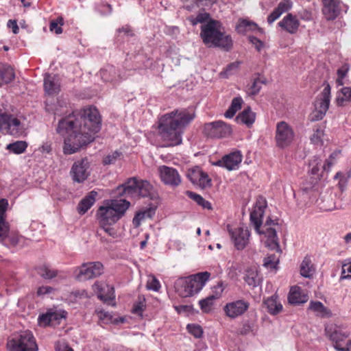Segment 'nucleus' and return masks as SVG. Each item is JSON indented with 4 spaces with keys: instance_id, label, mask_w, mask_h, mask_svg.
<instances>
[{
    "instance_id": "f257e3e1",
    "label": "nucleus",
    "mask_w": 351,
    "mask_h": 351,
    "mask_svg": "<svg viewBox=\"0 0 351 351\" xmlns=\"http://www.w3.org/2000/svg\"><path fill=\"white\" fill-rule=\"evenodd\" d=\"M101 118L98 110L89 107L58 121L56 132L64 136L63 152L70 155L77 152L95 139L101 130Z\"/></svg>"
},
{
    "instance_id": "f03ea898",
    "label": "nucleus",
    "mask_w": 351,
    "mask_h": 351,
    "mask_svg": "<svg viewBox=\"0 0 351 351\" xmlns=\"http://www.w3.org/2000/svg\"><path fill=\"white\" fill-rule=\"evenodd\" d=\"M195 118L192 109L180 108L162 115L158 121V133L166 146H177L182 143L184 129Z\"/></svg>"
},
{
    "instance_id": "7ed1b4c3",
    "label": "nucleus",
    "mask_w": 351,
    "mask_h": 351,
    "mask_svg": "<svg viewBox=\"0 0 351 351\" xmlns=\"http://www.w3.org/2000/svg\"><path fill=\"white\" fill-rule=\"evenodd\" d=\"M200 36L209 47H219L228 51L233 45L231 36L223 32L221 23L215 20H210L201 26Z\"/></svg>"
},
{
    "instance_id": "20e7f679",
    "label": "nucleus",
    "mask_w": 351,
    "mask_h": 351,
    "mask_svg": "<svg viewBox=\"0 0 351 351\" xmlns=\"http://www.w3.org/2000/svg\"><path fill=\"white\" fill-rule=\"evenodd\" d=\"M210 276L209 272L204 271L180 278L175 282L176 291L182 298L191 297L202 289Z\"/></svg>"
},
{
    "instance_id": "39448f33",
    "label": "nucleus",
    "mask_w": 351,
    "mask_h": 351,
    "mask_svg": "<svg viewBox=\"0 0 351 351\" xmlns=\"http://www.w3.org/2000/svg\"><path fill=\"white\" fill-rule=\"evenodd\" d=\"M266 208V199L263 197L259 196L256 199L253 210L250 213V221L257 233L265 234L267 238V240H271L278 238L276 230L274 228L268 227L266 228L265 230H261L263 224L262 218Z\"/></svg>"
},
{
    "instance_id": "423d86ee",
    "label": "nucleus",
    "mask_w": 351,
    "mask_h": 351,
    "mask_svg": "<svg viewBox=\"0 0 351 351\" xmlns=\"http://www.w3.org/2000/svg\"><path fill=\"white\" fill-rule=\"evenodd\" d=\"M10 351H38L36 339L29 330L21 332L7 343Z\"/></svg>"
},
{
    "instance_id": "0eeeda50",
    "label": "nucleus",
    "mask_w": 351,
    "mask_h": 351,
    "mask_svg": "<svg viewBox=\"0 0 351 351\" xmlns=\"http://www.w3.org/2000/svg\"><path fill=\"white\" fill-rule=\"evenodd\" d=\"M67 312L57 308H47L45 313H40L38 317V324L42 327H55L60 324L62 319L66 318Z\"/></svg>"
},
{
    "instance_id": "6e6552de",
    "label": "nucleus",
    "mask_w": 351,
    "mask_h": 351,
    "mask_svg": "<svg viewBox=\"0 0 351 351\" xmlns=\"http://www.w3.org/2000/svg\"><path fill=\"white\" fill-rule=\"evenodd\" d=\"M232 132L230 125L222 121L206 123L204 125V134L212 138H220L229 136Z\"/></svg>"
},
{
    "instance_id": "1a4fd4ad",
    "label": "nucleus",
    "mask_w": 351,
    "mask_h": 351,
    "mask_svg": "<svg viewBox=\"0 0 351 351\" xmlns=\"http://www.w3.org/2000/svg\"><path fill=\"white\" fill-rule=\"evenodd\" d=\"M0 131L19 136L23 132V127L19 119L7 113L0 114Z\"/></svg>"
},
{
    "instance_id": "9d476101",
    "label": "nucleus",
    "mask_w": 351,
    "mask_h": 351,
    "mask_svg": "<svg viewBox=\"0 0 351 351\" xmlns=\"http://www.w3.org/2000/svg\"><path fill=\"white\" fill-rule=\"evenodd\" d=\"M77 271L76 279L85 281L99 276L103 273V265L99 262L83 263Z\"/></svg>"
},
{
    "instance_id": "9b49d317",
    "label": "nucleus",
    "mask_w": 351,
    "mask_h": 351,
    "mask_svg": "<svg viewBox=\"0 0 351 351\" xmlns=\"http://www.w3.org/2000/svg\"><path fill=\"white\" fill-rule=\"evenodd\" d=\"M90 173V162L87 158L76 160L70 171L73 180L77 183H83L88 178Z\"/></svg>"
},
{
    "instance_id": "f8f14e48",
    "label": "nucleus",
    "mask_w": 351,
    "mask_h": 351,
    "mask_svg": "<svg viewBox=\"0 0 351 351\" xmlns=\"http://www.w3.org/2000/svg\"><path fill=\"white\" fill-rule=\"evenodd\" d=\"M293 135V131L286 122L281 121L277 124L276 141L278 147H287L291 143Z\"/></svg>"
},
{
    "instance_id": "ddd939ff",
    "label": "nucleus",
    "mask_w": 351,
    "mask_h": 351,
    "mask_svg": "<svg viewBox=\"0 0 351 351\" xmlns=\"http://www.w3.org/2000/svg\"><path fill=\"white\" fill-rule=\"evenodd\" d=\"M140 187V180L135 177L128 178L123 184L118 186L114 193L118 196H125L130 197H138V189Z\"/></svg>"
},
{
    "instance_id": "4468645a",
    "label": "nucleus",
    "mask_w": 351,
    "mask_h": 351,
    "mask_svg": "<svg viewBox=\"0 0 351 351\" xmlns=\"http://www.w3.org/2000/svg\"><path fill=\"white\" fill-rule=\"evenodd\" d=\"M228 228V232L234 243V247L238 250H243L249 242V237L250 236V231L246 228H237L232 230Z\"/></svg>"
},
{
    "instance_id": "2eb2a0df",
    "label": "nucleus",
    "mask_w": 351,
    "mask_h": 351,
    "mask_svg": "<svg viewBox=\"0 0 351 351\" xmlns=\"http://www.w3.org/2000/svg\"><path fill=\"white\" fill-rule=\"evenodd\" d=\"M97 218L100 227L111 226L120 219L109 206H100L97 211Z\"/></svg>"
},
{
    "instance_id": "dca6fc26",
    "label": "nucleus",
    "mask_w": 351,
    "mask_h": 351,
    "mask_svg": "<svg viewBox=\"0 0 351 351\" xmlns=\"http://www.w3.org/2000/svg\"><path fill=\"white\" fill-rule=\"evenodd\" d=\"M250 303L244 300H238L232 302L227 303L223 310L226 315L232 319H234L242 315L247 311Z\"/></svg>"
},
{
    "instance_id": "f3484780",
    "label": "nucleus",
    "mask_w": 351,
    "mask_h": 351,
    "mask_svg": "<svg viewBox=\"0 0 351 351\" xmlns=\"http://www.w3.org/2000/svg\"><path fill=\"white\" fill-rule=\"evenodd\" d=\"M138 198H148L149 200L158 204L160 201L158 190L156 186L152 184L149 181L140 180Z\"/></svg>"
},
{
    "instance_id": "a211bd4d",
    "label": "nucleus",
    "mask_w": 351,
    "mask_h": 351,
    "mask_svg": "<svg viewBox=\"0 0 351 351\" xmlns=\"http://www.w3.org/2000/svg\"><path fill=\"white\" fill-rule=\"evenodd\" d=\"M162 181L168 185L177 186L181 182L180 176L176 169L167 166H161L159 168Z\"/></svg>"
},
{
    "instance_id": "6ab92c4d",
    "label": "nucleus",
    "mask_w": 351,
    "mask_h": 351,
    "mask_svg": "<svg viewBox=\"0 0 351 351\" xmlns=\"http://www.w3.org/2000/svg\"><path fill=\"white\" fill-rule=\"evenodd\" d=\"M322 13L326 20L335 19L340 13V0H322Z\"/></svg>"
},
{
    "instance_id": "aec40b11",
    "label": "nucleus",
    "mask_w": 351,
    "mask_h": 351,
    "mask_svg": "<svg viewBox=\"0 0 351 351\" xmlns=\"http://www.w3.org/2000/svg\"><path fill=\"white\" fill-rule=\"evenodd\" d=\"M8 206V201L6 199H0V241H4L9 232V225L5 219Z\"/></svg>"
},
{
    "instance_id": "412c9836",
    "label": "nucleus",
    "mask_w": 351,
    "mask_h": 351,
    "mask_svg": "<svg viewBox=\"0 0 351 351\" xmlns=\"http://www.w3.org/2000/svg\"><path fill=\"white\" fill-rule=\"evenodd\" d=\"M325 85L323 90L317 97V103L315 104V108L319 109V110L326 112L328 110L330 101V86L329 84L325 82Z\"/></svg>"
},
{
    "instance_id": "4be33fe9",
    "label": "nucleus",
    "mask_w": 351,
    "mask_h": 351,
    "mask_svg": "<svg viewBox=\"0 0 351 351\" xmlns=\"http://www.w3.org/2000/svg\"><path fill=\"white\" fill-rule=\"evenodd\" d=\"M278 25L286 32L295 34L299 28L300 22L295 16L288 14L278 23Z\"/></svg>"
},
{
    "instance_id": "5701e85b",
    "label": "nucleus",
    "mask_w": 351,
    "mask_h": 351,
    "mask_svg": "<svg viewBox=\"0 0 351 351\" xmlns=\"http://www.w3.org/2000/svg\"><path fill=\"white\" fill-rule=\"evenodd\" d=\"M94 287L98 292V298L101 300L107 302L114 299V291L112 287L99 282L95 283Z\"/></svg>"
},
{
    "instance_id": "b1692460",
    "label": "nucleus",
    "mask_w": 351,
    "mask_h": 351,
    "mask_svg": "<svg viewBox=\"0 0 351 351\" xmlns=\"http://www.w3.org/2000/svg\"><path fill=\"white\" fill-rule=\"evenodd\" d=\"M217 287L221 289L219 292H216L215 294H212L199 301L200 308L204 313H210L212 311L214 300L220 298L221 292L223 290V282H219Z\"/></svg>"
},
{
    "instance_id": "393cba45",
    "label": "nucleus",
    "mask_w": 351,
    "mask_h": 351,
    "mask_svg": "<svg viewBox=\"0 0 351 351\" xmlns=\"http://www.w3.org/2000/svg\"><path fill=\"white\" fill-rule=\"evenodd\" d=\"M308 297L302 293V289L298 287H292L288 295L289 302L294 305H300L306 302Z\"/></svg>"
},
{
    "instance_id": "a878e982",
    "label": "nucleus",
    "mask_w": 351,
    "mask_h": 351,
    "mask_svg": "<svg viewBox=\"0 0 351 351\" xmlns=\"http://www.w3.org/2000/svg\"><path fill=\"white\" fill-rule=\"evenodd\" d=\"M242 154L240 151L233 152L225 156V168L229 171L234 170L239 167L242 161Z\"/></svg>"
},
{
    "instance_id": "bb28decb",
    "label": "nucleus",
    "mask_w": 351,
    "mask_h": 351,
    "mask_svg": "<svg viewBox=\"0 0 351 351\" xmlns=\"http://www.w3.org/2000/svg\"><path fill=\"white\" fill-rule=\"evenodd\" d=\"M255 118V113L248 106L236 117L235 121L238 123H243L250 127L254 123Z\"/></svg>"
},
{
    "instance_id": "cd10ccee",
    "label": "nucleus",
    "mask_w": 351,
    "mask_h": 351,
    "mask_svg": "<svg viewBox=\"0 0 351 351\" xmlns=\"http://www.w3.org/2000/svg\"><path fill=\"white\" fill-rule=\"evenodd\" d=\"M97 195V192L93 191L79 202L77 209L80 215L85 214L94 204Z\"/></svg>"
},
{
    "instance_id": "c85d7f7f",
    "label": "nucleus",
    "mask_w": 351,
    "mask_h": 351,
    "mask_svg": "<svg viewBox=\"0 0 351 351\" xmlns=\"http://www.w3.org/2000/svg\"><path fill=\"white\" fill-rule=\"evenodd\" d=\"M325 331L326 335L328 336L330 339L334 343V345L339 344L340 341H343L349 336L348 332H343L340 328H335L332 329V327H326Z\"/></svg>"
},
{
    "instance_id": "c756f323",
    "label": "nucleus",
    "mask_w": 351,
    "mask_h": 351,
    "mask_svg": "<svg viewBox=\"0 0 351 351\" xmlns=\"http://www.w3.org/2000/svg\"><path fill=\"white\" fill-rule=\"evenodd\" d=\"M130 206V202L123 199L112 200L109 205L110 208L114 210L115 214L119 216V219L124 216Z\"/></svg>"
},
{
    "instance_id": "7c9ffc66",
    "label": "nucleus",
    "mask_w": 351,
    "mask_h": 351,
    "mask_svg": "<svg viewBox=\"0 0 351 351\" xmlns=\"http://www.w3.org/2000/svg\"><path fill=\"white\" fill-rule=\"evenodd\" d=\"M255 77L253 79L252 84L248 88V95L250 96H255L258 94L261 89L262 84H266L267 80L265 77L261 75L260 73L255 74Z\"/></svg>"
},
{
    "instance_id": "2f4dec72",
    "label": "nucleus",
    "mask_w": 351,
    "mask_h": 351,
    "mask_svg": "<svg viewBox=\"0 0 351 351\" xmlns=\"http://www.w3.org/2000/svg\"><path fill=\"white\" fill-rule=\"evenodd\" d=\"M278 297L272 295L263 302L268 312L271 315H277L282 310V305L277 302Z\"/></svg>"
},
{
    "instance_id": "473e14b6",
    "label": "nucleus",
    "mask_w": 351,
    "mask_h": 351,
    "mask_svg": "<svg viewBox=\"0 0 351 351\" xmlns=\"http://www.w3.org/2000/svg\"><path fill=\"white\" fill-rule=\"evenodd\" d=\"M315 272V268L310 258L305 256L300 265V274L307 278H311Z\"/></svg>"
},
{
    "instance_id": "72a5a7b5",
    "label": "nucleus",
    "mask_w": 351,
    "mask_h": 351,
    "mask_svg": "<svg viewBox=\"0 0 351 351\" xmlns=\"http://www.w3.org/2000/svg\"><path fill=\"white\" fill-rule=\"evenodd\" d=\"M256 29H258V25L255 23L247 19L239 20L236 26L237 32L241 34H244L248 31H254Z\"/></svg>"
},
{
    "instance_id": "f704fd0d",
    "label": "nucleus",
    "mask_w": 351,
    "mask_h": 351,
    "mask_svg": "<svg viewBox=\"0 0 351 351\" xmlns=\"http://www.w3.org/2000/svg\"><path fill=\"white\" fill-rule=\"evenodd\" d=\"M351 101V88L343 87L337 95L336 103L339 106H343L345 103Z\"/></svg>"
},
{
    "instance_id": "c9c22d12",
    "label": "nucleus",
    "mask_w": 351,
    "mask_h": 351,
    "mask_svg": "<svg viewBox=\"0 0 351 351\" xmlns=\"http://www.w3.org/2000/svg\"><path fill=\"white\" fill-rule=\"evenodd\" d=\"M243 99L240 97H234L231 102V104L224 115L226 118H232L236 112L241 108Z\"/></svg>"
},
{
    "instance_id": "e433bc0d",
    "label": "nucleus",
    "mask_w": 351,
    "mask_h": 351,
    "mask_svg": "<svg viewBox=\"0 0 351 351\" xmlns=\"http://www.w3.org/2000/svg\"><path fill=\"white\" fill-rule=\"evenodd\" d=\"M308 309L320 315L322 317H326L330 315V311L324 306L319 301H311Z\"/></svg>"
},
{
    "instance_id": "4c0bfd02",
    "label": "nucleus",
    "mask_w": 351,
    "mask_h": 351,
    "mask_svg": "<svg viewBox=\"0 0 351 351\" xmlns=\"http://www.w3.org/2000/svg\"><path fill=\"white\" fill-rule=\"evenodd\" d=\"M187 196L195 201L199 206H202L203 208H206L208 210L212 209L211 204L206 200L202 196L200 195L193 192V191H186Z\"/></svg>"
},
{
    "instance_id": "58836bf2",
    "label": "nucleus",
    "mask_w": 351,
    "mask_h": 351,
    "mask_svg": "<svg viewBox=\"0 0 351 351\" xmlns=\"http://www.w3.org/2000/svg\"><path fill=\"white\" fill-rule=\"evenodd\" d=\"M156 206L151 207L145 211L137 213L133 218L132 223L135 227H138L141 221L145 219V217H151L152 214H154Z\"/></svg>"
},
{
    "instance_id": "ea45409f",
    "label": "nucleus",
    "mask_w": 351,
    "mask_h": 351,
    "mask_svg": "<svg viewBox=\"0 0 351 351\" xmlns=\"http://www.w3.org/2000/svg\"><path fill=\"white\" fill-rule=\"evenodd\" d=\"M244 280L249 286L256 287L260 285L261 278L258 276L256 271H250L245 274Z\"/></svg>"
},
{
    "instance_id": "a19ab883",
    "label": "nucleus",
    "mask_w": 351,
    "mask_h": 351,
    "mask_svg": "<svg viewBox=\"0 0 351 351\" xmlns=\"http://www.w3.org/2000/svg\"><path fill=\"white\" fill-rule=\"evenodd\" d=\"M45 90L49 94H53L58 91L59 86L55 82L53 78L50 75H47L44 80Z\"/></svg>"
},
{
    "instance_id": "79ce46f5",
    "label": "nucleus",
    "mask_w": 351,
    "mask_h": 351,
    "mask_svg": "<svg viewBox=\"0 0 351 351\" xmlns=\"http://www.w3.org/2000/svg\"><path fill=\"white\" fill-rule=\"evenodd\" d=\"M37 273L45 279H52L55 278L58 271L49 268L47 265H43L37 267Z\"/></svg>"
},
{
    "instance_id": "37998d69",
    "label": "nucleus",
    "mask_w": 351,
    "mask_h": 351,
    "mask_svg": "<svg viewBox=\"0 0 351 351\" xmlns=\"http://www.w3.org/2000/svg\"><path fill=\"white\" fill-rule=\"evenodd\" d=\"M27 147L25 141H18L7 145L6 149L16 154L23 153Z\"/></svg>"
},
{
    "instance_id": "c03bdc74",
    "label": "nucleus",
    "mask_w": 351,
    "mask_h": 351,
    "mask_svg": "<svg viewBox=\"0 0 351 351\" xmlns=\"http://www.w3.org/2000/svg\"><path fill=\"white\" fill-rule=\"evenodd\" d=\"M13 67H0V77L3 83L8 84L14 78Z\"/></svg>"
},
{
    "instance_id": "a18cd8bd",
    "label": "nucleus",
    "mask_w": 351,
    "mask_h": 351,
    "mask_svg": "<svg viewBox=\"0 0 351 351\" xmlns=\"http://www.w3.org/2000/svg\"><path fill=\"white\" fill-rule=\"evenodd\" d=\"M64 24V20L62 16H59L56 19L51 20L49 24V29L51 32H55L56 34L62 33V26Z\"/></svg>"
},
{
    "instance_id": "49530a36",
    "label": "nucleus",
    "mask_w": 351,
    "mask_h": 351,
    "mask_svg": "<svg viewBox=\"0 0 351 351\" xmlns=\"http://www.w3.org/2000/svg\"><path fill=\"white\" fill-rule=\"evenodd\" d=\"M122 156V153L119 151H114L103 158L102 164L104 165H114L118 159Z\"/></svg>"
},
{
    "instance_id": "de8ad7c7",
    "label": "nucleus",
    "mask_w": 351,
    "mask_h": 351,
    "mask_svg": "<svg viewBox=\"0 0 351 351\" xmlns=\"http://www.w3.org/2000/svg\"><path fill=\"white\" fill-rule=\"evenodd\" d=\"M319 180V176H313L308 175L304 183V190L308 191V190L314 189Z\"/></svg>"
},
{
    "instance_id": "09e8293b",
    "label": "nucleus",
    "mask_w": 351,
    "mask_h": 351,
    "mask_svg": "<svg viewBox=\"0 0 351 351\" xmlns=\"http://www.w3.org/2000/svg\"><path fill=\"white\" fill-rule=\"evenodd\" d=\"M331 165H332V163L329 160H326L325 164L322 167L323 171L320 173H319L320 168L317 166V164L315 166L313 167V168L309 171L308 175L313 176H319V179H321V178L323 176L324 171H328V169H330Z\"/></svg>"
},
{
    "instance_id": "8fccbe9b",
    "label": "nucleus",
    "mask_w": 351,
    "mask_h": 351,
    "mask_svg": "<svg viewBox=\"0 0 351 351\" xmlns=\"http://www.w3.org/2000/svg\"><path fill=\"white\" fill-rule=\"evenodd\" d=\"M323 135H324V130L321 128V127L319 125H317L316 128H314V133L310 138L311 142L315 145L322 143V136Z\"/></svg>"
},
{
    "instance_id": "3c124183",
    "label": "nucleus",
    "mask_w": 351,
    "mask_h": 351,
    "mask_svg": "<svg viewBox=\"0 0 351 351\" xmlns=\"http://www.w3.org/2000/svg\"><path fill=\"white\" fill-rule=\"evenodd\" d=\"M346 279H351V258L348 263H344L342 265L340 280Z\"/></svg>"
},
{
    "instance_id": "603ef678",
    "label": "nucleus",
    "mask_w": 351,
    "mask_h": 351,
    "mask_svg": "<svg viewBox=\"0 0 351 351\" xmlns=\"http://www.w3.org/2000/svg\"><path fill=\"white\" fill-rule=\"evenodd\" d=\"M186 328L195 338H200L203 334L202 328L198 324H189Z\"/></svg>"
},
{
    "instance_id": "864d4df0",
    "label": "nucleus",
    "mask_w": 351,
    "mask_h": 351,
    "mask_svg": "<svg viewBox=\"0 0 351 351\" xmlns=\"http://www.w3.org/2000/svg\"><path fill=\"white\" fill-rule=\"evenodd\" d=\"M278 263V260L276 258V255L272 254L265 257L263 261V266L270 269H276V264Z\"/></svg>"
},
{
    "instance_id": "5fc2aeb1",
    "label": "nucleus",
    "mask_w": 351,
    "mask_h": 351,
    "mask_svg": "<svg viewBox=\"0 0 351 351\" xmlns=\"http://www.w3.org/2000/svg\"><path fill=\"white\" fill-rule=\"evenodd\" d=\"M202 172V171H201L198 167H196L195 169L189 171L187 177L191 182L193 184H197L198 180H199V177L201 176Z\"/></svg>"
},
{
    "instance_id": "6e6d98bb",
    "label": "nucleus",
    "mask_w": 351,
    "mask_h": 351,
    "mask_svg": "<svg viewBox=\"0 0 351 351\" xmlns=\"http://www.w3.org/2000/svg\"><path fill=\"white\" fill-rule=\"evenodd\" d=\"M292 1L290 0H282L280 1L277 8H276L282 14L289 11L292 7Z\"/></svg>"
},
{
    "instance_id": "4d7b16f0",
    "label": "nucleus",
    "mask_w": 351,
    "mask_h": 351,
    "mask_svg": "<svg viewBox=\"0 0 351 351\" xmlns=\"http://www.w3.org/2000/svg\"><path fill=\"white\" fill-rule=\"evenodd\" d=\"M348 177H350V176H348V177L346 178L341 172H337L334 176L335 179H339L338 186L341 191H343L346 188L347 179Z\"/></svg>"
},
{
    "instance_id": "13d9d810",
    "label": "nucleus",
    "mask_w": 351,
    "mask_h": 351,
    "mask_svg": "<svg viewBox=\"0 0 351 351\" xmlns=\"http://www.w3.org/2000/svg\"><path fill=\"white\" fill-rule=\"evenodd\" d=\"M197 184L203 188L206 187L207 186H210L211 180L209 178L207 173L202 171L201 173V176L199 177V180H198Z\"/></svg>"
},
{
    "instance_id": "bf43d9fd",
    "label": "nucleus",
    "mask_w": 351,
    "mask_h": 351,
    "mask_svg": "<svg viewBox=\"0 0 351 351\" xmlns=\"http://www.w3.org/2000/svg\"><path fill=\"white\" fill-rule=\"evenodd\" d=\"M210 18V14L206 12H200L199 13L195 19L191 21L193 25H196L197 23H202L208 20Z\"/></svg>"
},
{
    "instance_id": "052dcab7",
    "label": "nucleus",
    "mask_w": 351,
    "mask_h": 351,
    "mask_svg": "<svg viewBox=\"0 0 351 351\" xmlns=\"http://www.w3.org/2000/svg\"><path fill=\"white\" fill-rule=\"evenodd\" d=\"M266 245L271 250H275L278 252H281L278 238H275L271 240H267Z\"/></svg>"
},
{
    "instance_id": "680f3d73",
    "label": "nucleus",
    "mask_w": 351,
    "mask_h": 351,
    "mask_svg": "<svg viewBox=\"0 0 351 351\" xmlns=\"http://www.w3.org/2000/svg\"><path fill=\"white\" fill-rule=\"evenodd\" d=\"M254 324L253 323L249 322H245L240 329V334L242 335H248L250 332L254 331Z\"/></svg>"
},
{
    "instance_id": "e2e57ef3",
    "label": "nucleus",
    "mask_w": 351,
    "mask_h": 351,
    "mask_svg": "<svg viewBox=\"0 0 351 351\" xmlns=\"http://www.w3.org/2000/svg\"><path fill=\"white\" fill-rule=\"evenodd\" d=\"M326 113V112L319 110L318 108H315V110L310 115V120L311 121L322 120L325 116Z\"/></svg>"
},
{
    "instance_id": "0e129e2a",
    "label": "nucleus",
    "mask_w": 351,
    "mask_h": 351,
    "mask_svg": "<svg viewBox=\"0 0 351 351\" xmlns=\"http://www.w3.org/2000/svg\"><path fill=\"white\" fill-rule=\"evenodd\" d=\"M147 288L150 290L158 291L160 288V284L156 278H153L152 280L147 282Z\"/></svg>"
},
{
    "instance_id": "69168bd1",
    "label": "nucleus",
    "mask_w": 351,
    "mask_h": 351,
    "mask_svg": "<svg viewBox=\"0 0 351 351\" xmlns=\"http://www.w3.org/2000/svg\"><path fill=\"white\" fill-rule=\"evenodd\" d=\"M145 298L143 299V300H141V298H139V301L134 304L133 306V313L135 314H140L144 309L145 305H144Z\"/></svg>"
},
{
    "instance_id": "338daca9",
    "label": "nucleus",
    "mask_w": 351,
    "mask_h": 351,
    "mask_svg": "<svg viewBox=\"0 0 351 351\" xmlns=\"http://www.w3.org/2000/svg\"><path fill=\"white\" fill-rule=\"evenodd\" d=\"M281 15L282 14L276 8H275L274 11L267 17L268 23L271 24L276 20H277Z\"/></svg>"
},
{
    "instance_id": "774afa93",
    "label": "nucleus",
    "mask_w": 351,
    "mask_h": 351,
    "mask_svg": "<svg viewBox=\"0 0 351 351\" xmlns=\"http://www.w3.org/2000/svg\"><path fill=\"white\" fill-rule=\"evenodd\" d=\"M118 35L117 36H119L121 33H123L124 35H126L127 36H133L134 34L132 32V30L130 29V26L125 25L122 27L121 28H119L117 30Z\"/></svg>"
}]
</instances>
